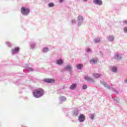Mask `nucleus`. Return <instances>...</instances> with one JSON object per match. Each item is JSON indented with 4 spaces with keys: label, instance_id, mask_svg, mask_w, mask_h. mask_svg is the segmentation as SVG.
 <instances>
[{
    "label": "nucleus",
    "instance_id": "nucleus-1",
    "mask_svg": "<svg viewBox=\"0 0 127 127\" xmlns=\"http://www.w3.org/2000/svg\"><path fill=\"white\" fill-rule=\"evenodd\" d=\"M33 95L35 98H40L44 95V90L42 88H37L34 90Z\"/></svg>",
    "mask_w": 127,
    "mask_h": 127
},
{
    "label": "nucleus",
    "instance_id": "nucleus-2",
    "mask_svg": "<svg viewBox=\"0 0 127 127\" xmlns=\"http://www.w3.org/2000/svg\"><path fill=\"white\" fill-rule=\"evenodd\" d=\"M30 10L29 8H26L25 7H23L21 8V12L23 15H27L29 13Z\"/></svg>",
    "mask_w": 127,
    "mask_h": 127
},
{
    "label": "nucleus",
    "instance_id": "nucleus-3",
    "mask_svg": "<svg viewBox=\"0 0 127 127\" xmlns=\"http://www.w3.org/2000/svg\"><path fill=\"white\" fill-rule=\"evenodd\" d=\"M78 120L80 123H83L84 121H85V115L83 114H81L79 117H78Z\"/></svg>",
    "mask_w": 127,
    "mask_h": 127
},
{
    "label": "nucleus",
    "instance_id": "nucleus-4",
    "mask_svg": "<svg viewBox=\"0 0 127 127\" xmlns=\"http://www.w3.org/2000/svg\"><path fill=\"white\" fill-rule=\"evenodd\" d=\"M44 81L46 83H51V84L55 83V80L53 79H45Z\"/></svg>",
    "mask_w": 127,
    "mask_h": 127
},
{
    "label": "nucleus",
    "instance_id": "nucleus-5",
    "mask_svg": "<svg viewBox=\"0 0 127 127\" xmlns=\"http://www.w3.org/2000/svg\"><path fill=\"white\" fill-rule=\"evenodd\" d=\"M93 2L98 5H102V4H103V1L102 0H94Z\"/></svg>",
    "mask_w": 127,
    "mask_h": 127
},
{
    "label": "nucleus",
    "instance_id": "nucleus-6",
    "mask_svg": "<svg viewBox=\"0 0 127 127\" xmlns=\"http://www.w3.org/2000/svg\"><path fill=\"white\" fill-rule=\"evenodd\" d=\"M77 88V84L73 83L70 86V89L71 90H74V89H76Z\"/></svg>",
    "mask_w": 127,
    "mask_h": 127
},
{
    "label": "nucleus",
    "instance_id": "nucleus-7",
    "mask_svg": "<svg viewBox=\"0 0 127 127\" xmlns=\"http://www.w3.org/2000/svg\"><path fill=\"white\" fill-rule=\"evenodd\" d=\"M18 51H19V48L18 47H16L14 50H12L13 53H17Z\"/></svg>",
    "mask_w": 127,
    "mask_h": 127
},
{
    "label": "nucleus",
    "instance_id": "nucleus-8",
    "mask_svg": "<svg viewBox=\"0 0 127 127\" xmlns=\"http://www.w3.org/2000/svg\"><path fill=\"white\" fill-rule=\"evenodd\" d=\"M63 64V61H62L61 59H60L57 61V64H58V65H62Z\"/></svg>",
    "mask_w": 127,
    "mask_h": 127
},
{
    "label": "nucleus",
    "instance_id": "nucleus-9",
    "mask_svg": "<svg viewBox=\"0 0 127 127\" xmlns=\"http://www.w3.org/2000/svg\"><path fill=\"white\" fill-rule=\"evenodd\" d=\"M84 78H85V80H87V81H93V79H92L91 77H90L88 76H85Z\"/></svg>",
    "mask_w": 127,
    "mask_h": 127
},
{
    "label": "nucleus",
    "instance_id": "nucleus-10",
    "mask_svg": "<svg viewBox=\"0 0 127 127\" xmlns=\"http://www.w3.org/2000/svg\"><path fill=\"white\" fill-rule=\"evenodd\" d=\"M101 84H102V85H104L105 87H106V88H108V89H110V87L109 86V85L106 83V82H104V81H101Z\"/></svg>",
    "mask_w": 127,
    "mask_h": 127
},
{
    "label": "nucleus",
    "instance_id": "nucleus-11",
    "mask_svg": "<svg viewBox=\"0 0 127 127\" xmlns=\"http://www.w3.org/2000/svg\"><path fill=\"white\" fill-rule=\"evenodd\" d=\"M97 62H98V61L97 60H95V59H92L91 60H90V63L91 64H95V63H97Z\"/></svg>",
    "mask_w": 127,
    "mask_h": 127
},
{
    "label": "nucleus",
    "instance_id": "nucleus-12",
    "mask_svg": "<svg viewBox=\"0 0 127 127\" xmlns=\"http://www.w3.org/2000/svg\"><path fill=\"white\" fill-rule=\"evenodd\" d=\"M76 67L77 69H79V70H80V69H82V68H83V64H77Z\"/></svg>",
    "mask_w": 127,
    "mask_h": 127
},
{
    "label": "nucleus",
    "instance_id": "nucleus-13",
    "mask_svg": "<svg viewBox=\"0 0 127 127\" xmlns=\"http://www.w3.org/2000/svg\"><path fill=\"white\" fill-rule=\"evenodd\" d=\"M93 76L94 77L97 79L98 78H100V77H101V74H99L98 73H94L93 74Z\"/></svg>",
    "mask_w": 127,
    "mask_h": 127
},
{
    "label": "nucleus",
    "instance_id": "nucleus-14",
    "mask_svg": "<svg viewBox=\"0 0 127 127\" xmlns=\"http://www.w3.org/2000/svg\"><path fill=\"white\" fill-rule=\"evenodd\" d=\"M65 69L67 71H71V65H67L66 66H65Z\"/></svg>",
    "mask_w": 127,
    "mask_h": 127
},
{
    "label": "nucleus",
    "instance_id": "nucleus-15",
    "mask_svg": "<svg viewBox=\"0 0 127 127\" xmlns=\"http://www.w3.org/2000/svg\"><path fill=\"white\" fill-rule=\"evenodd\" d=\"M115 59L116 60H121V59H122V57L119 55H117L116 57H115Z\"/></svg>",
    "mask_w": 127,
    "mask_h": 127
},
{
    "label": "nucleus",
    "instance_id": "nucleus-16",
    "mask_svg": "<svg viewBox=\"0 0 127 127\" xmlns=\"http://www.w3.org/2000/svg\"><path fill=\"white\" fill-rule=\"evenodd\" d=\"M112 70L113 72H117V67L114 66L112 68Z\"/></svg>",
    "mask_w": 127,
    "mask_h": 127
},
{
    "label": "nucleus",
    "instance_id": "nucleus-17",
    "mask_svg": "<svg viewBox=\"0 0 127 127\" xmlns=\"http://www.w3.org/2000/svg\"><path fill=\"white\" fill-rule=\"evenodd\" d=\"M101 41V39H96L94 40L95 43H98V42H100Z\"/></svg>",
    "mask_w": 127,
    "mask_h": 127
},
{
    "label": "nucleus",
    "instance_id": "nucleus-18",
    "mask_svg": "<svg viewBox=\"0 0 127 127\" xmlns=\"http://www.w3.org/2000/svg\"><path fill=\"white\" fill-rule=\"evenodd\" d=\"M43 51V52H47L48 51V48L47 47L44 48Z\"/></svg>",
    "mask_w": 127,
    "mask_h": 127
},
{
    "label": "nucleus",
    "instance_id": "nucleus-19",
    "mask_svg": "<svg viewBox=\"0 0 127 127\" xmlns=\"http://www.w3.org/2000/svg\"><path fill=\"white\" fill-rule=\"evenodd\" d=\"M49 6L51 7L52 6H54V4L53 3H49Z\"/></svg>",
    "mask_w": 127,
    "mask_h": 127
},
{
    "label": "nucleus",
    "instance_id": "nucleus-20",
    "mask_svg": "<svg viewBox=\"0 0 127 127\" xmlns=\"http://www.w3.org/2000/svg\"><path fill=\"white\" fill-rule=\"evenodd\" d=\"M78 20H83V17L82 16H79L78 17Z\"/></svg>",
    "mask_w": 127,
    "mask_h": 127
},
{
    "label": "nucleus",
    "instance_id": "nucleus-21",
    "mask_svg": "<svg viewBox=\"0 0 127 127\" xmlns=\"http://www.w3.org/2000/svg\"><path fill=\"white\" fill-rule=\"evenodd\" d=\"M87 88H88V86H87V85H83L82 89H83V90H85V89H87Z\"/></svg>",
    "mask_w": 127,
    "mask_h": 127
},
{
    "label": "nucleus",
    "instance_id": "nucleus-22",
    "mask_svg": "<svg viewBox=\"0 0 127 127\" xmlns=\"http://www.w3.org/2000/svg\"><path fill=\"white\" fill-rule=\"evenodd\" d=\"M28 70L29 71H33V68H31V67H29V68H28Z\"/></svg>",
    "mask_w": 127,
    "mask_h": 127
},
{
    "label": "nucleus",
    "instance_id": "nucleus-23",
    "mask_svg": "<svg viewBox=\"0 0 127 127\" xmlns=\"http://www.w3.org/2000/svg\"><path fill=\"white\" fill-rule=\"evenodd\" d=\"M124 32H126V33H127V27H125L124 28Z\"/></svg>",
    "mask_w": 127,
    "mask_h": 127
},
{
    "label": "nucleus",
    "instance_id": "nucleus-24",
    "mask_svg": "<svg viewBox=\"0 0 127 127\" xmlns=\"http://www.w3.org/2000/svg\"><path fill=\"white\" fill-rule=\"evenodd\" d=\"M90 119H91V120H93V119H94V115H91L90 117Z\"/></svg>",
    "mask_w": 127,
    "mask_h": 127
},
{
    "label": "nucleus",
    "instance_id": "nucleus-25",
    "mask_svg": "<svg viewBox=\"0 0 127 127\" xmlns=\"http://www.w3.org/2000/svg\"><path fill=\"white\" fill-rule=\"evenodd\" d=\"M71 22L72 23H76V21L75 20H72Z\"/></svg>",
    "mask_w": 127,
    "mask_h": 127
},
{
    "label": "nucleus",
    "instance_id": "nucleus-26",
    "mask_svg": "<svg viewBox=\"0 0 127 127\" xmlns=\"http://www.w3.org/2000/svg\"><path fill=\"white\" fill-rule=\"evenodd\" d=\"M60 0V2H62V1H63V0Z\"/></svg>",
    "mask_w": 127,
    "mask_h": 127
},
{
    "label": "nucleus",
    "instance_id": "nucleus-27",
    "mask_svg": "<svg viewBox=\"0 0 127 127\" xmlns=\"http://www.w3.org/2000/svg\"><path fill=\"white\" fill-rule=\"evenodd\" d=\"M124 23L127 24V21H124Z\"/></svg>",
    "mask_w": 127,
    "mask_h": 127
},
{
    "label": "nucleus",
    "instance_id": "nucleus-28",
    "mask_svg": "<svg viewBox=\"0 0 127 127\" xmlns=\"http://www.w3.org/2000/svg\"><path fill=\"white\" fill-rule=\"evenodd\" d=\"M87 51H91V49H88L87 50Z\"/></svg>",
    "mask_w": 127,
    "mask_h": 127
},
{
    "label": "nucleus",
    "instance_id": "nucleus-29",
    "mask_svg": "<svg viewBox=\"0 0 127 127\" xmlns=\"http://www.w3.org/2000/svg\"><path fill=\"white\" fill-rule=\"evenodd\" d=\"M84 1H87V0H83Z\"/></svg>",
    "mask_w": 127,
    "mask_h": 127
},
{
    "label": "nucleus",
    "instance_id": "nucleus-30",
    "mask_svg": "<svg viewBox=\"0 0 127 127\" xmlns=\"http://www.w3.org/2000/svg\"><path fill=\"white\" fill-rule=\"evenodd\" d=\"M125 82H126V83H127V80H126L125 81Z\"/></svg>",
    "mask_w": 127,
    "mask_h": 127
}]
</instances>
